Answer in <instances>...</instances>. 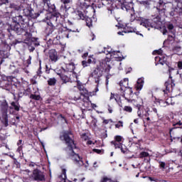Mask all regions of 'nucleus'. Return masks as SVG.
<instances>
[{
	"instance_id": "nucleus-1",
	"label": "nucleus",
	"mask_w": 182,
	"mask_h": 182,
	"mask_svg": "<svg viewBox=\"0 0 182 182\" xmlns=\"http://www.w3.org/2000/svg\"><path fill=\"white\" fill-rule=\"evenodd\" d=\"M61 139L62 140H65L66 142V144L68 145L67 152L70 156H71L72 159L75 161V164H77L78 167L83 166V161L82 160V158H80L79 154H75V151H73V149H76V146L75 145L73 140L69 137V134L63 132V136H61Z\"/></svg>"
},
{
	"instance_id": "nucleus-2",
	"label": "nucleus",
	"mask_w": 182,
	"mask_h": 182,
	"mask_svg": "<svg viewBox=\"0 0 182 182\" xmlns=\"http://www.w3.org/2000/svg\"><path fill=\"white\" fill-rule=\"evenodd\" d=\"M121 90L124 92L123 96L129 102L132 95H133V90L129 87V79L125 78L120 82Z\"/></svg>"
},
{
	"instance_id": "nucleus-3",
	"label": "nucleus",
	"mask_w": 182,
	"mask_h": 182,
	"mask_svg": "<svg viewBox=\"0 0 182 182\" xmlns=\"http://www.w3.org/2000/svg\"><path fill=\"white\" fill-rule=\"evenodd\" d=\"M103 49L104 50H99L98 53H105V55H110L112 58H114L115 59H117V58H120V52H112V48H104Z\"/></svg>"
},
{
	"instance_id": "nucleus-4",
	"label": "nucleus",
	"mask_w": 182,
	"mask_h": 182,
	"mask_svg": "<svg viewBox=\"0 0 182 182\" xmlns=\"http://www.w3.org/2000/svg\"><path fill=\"white\" fill-rule=\"evenodd\" d=\"M139 24L144 28H146L148 31H150V28H153V24H151V21L147 18H141L139 20Z\"/></svg>"
},
{
	"instance_id": "nucleus-5",
	"label": "nucleus",
	"mask_w": 182,
	"mask_h": 182,
	"mask_svg": "<svg viewBox=\"0 0 182 182\" xmlns=\"http://www.w3.org/2000/svg\"><path fill=\"white\" fill-rule=\"evenodd\" d=\"M106 63H101L100 68L95 70L93 75L95 76V77H100V76H102V72H103L105 68H106Z\"/></svg>"
},
{
	"instance_id": "nucleus-6",
	"label": "nucleus",
	"mask_w": 182,
	"mask_h": 182,
	"mask_svg": "<svg viewBox=\"0 0 182 182\" xmlns=\"http://www.w3.org/2000/svg\"><path fill=\"white\" fill-rule=\"evenodd\" d=\"M33 177L35 180H39L40 181L45 180V176H43V173L38 170H35L33 171Z\"/></svg>"
},
{
	"instance_id": "nucleus-7",
	"label": "nucleus",
	"mask_w": 182,
	"mask_h": 182,
	"mask_svg": "<svg viewBox=\"0 0 182 182\" xmlns=\"http://www.w3.org/2000/svg\"><path fill=\"white\" fill-rule=\"evenodd\" d=\"M156 62H159L160 65H164L167 62V56L161 55L155 58Z\"/></svg>"
},
{
	"instance_id": "nucleus-8",
	"label": "nucleus",
	"mask_w": 182,
	"mask_h": 182,
	"mask_svg": "<svg viewBox=\"0 0 182 182\" xmlns=\"http://www.w3.org/2000/svg\"><path fill=\"white\" fill-rule=\"evenodd\" d=\"M136 90H141L143 89V86L144 85V79L139 78L136 82Z\"/></svg>"
},
{
	"instance_id": "nucleus-9",
	"label": "nucleus",
	"mask_w": 182,
	"mask_h": 182,
	"mask_svg": "<svg viewBox=\"0 0 182 182\" xmlns=\"http://www.w3.org/2000/svg\"><path fill=\"white\" fill-rule=\"evenodd\" d=\"M50 59L53 62H56L58 60V53H56V50H50Z\"/></svg>"
},
{
	"instance_id": "nucleus-10",
	"label": "nucleus",
	"mask_w": 182,
	"mask_h": 182,
	"mask_svg": "<svg viewBox=\"0 0 182 182\" xmlns=\"http://www.w3.org/2000/svg\"><path fill=\"white\" fill-rule=\"evenodd\" d=\"M73 15H75L76 19H85V16H83V13H82V11H80V10H75L73 12Z\"/></svg>"
},
{
	"instance_id": "nucleus-11",
	"label": "nucleus",
	"mask_w": 182,
	"mask_h": 182,
	"mask_svg": "<svg viewBox=\"0 0 182 182\" xmlns=\"http://www.w3.org/2000/svg\"><path fill=\"white\" fill-rule=\"evenodd\" d=\"M170 100H172L171 98L167 99L166 102L164 100H161L159 102V105L160 106H161V107H166V106H168V105H174V102H170Z\"/></svg>"
},
{
	"instance_id": "nucleus-12",
	"label": "nucleus",
	"mask_w": 182,
	"mask_h": 182,
	"mask_svg": "<svg viewBox=\"0 0 182 182\" xmlns=\"http://www.w3.org/2000/svg\"><path fill=\"white\" fill-rule=\"evenodd\" d=\"M111 144H112L114 146V149H121L122 153H124V150H123V148H122L123 146V144L122 143L112 141Z\"/></svg>"
},
{
	"instance_id": "nucleus-13",
	"label": "nucleus",
	"mask_w": 182,
	"mask_h": 182,
	"mask_svg": "<svg viewBox=\"0 0 182 182\" xmlns=\"http://www.w3.org/2000/svg\"><path fill=\"white\" fill-rule=\"evenodd\" d=\"M177 73H178V70L173 68L168 67V75L171 79L173 77L171 76H174V75H177Z\"/></svg>"
},
{
	"instance_id": "nucleus-14",
	"label": "nucleus",
	"mask_w": 182,
	"mask_h": 182,
	"mask_svg": "<svg viewBox=\"0 0 182 182\" xmlns=\"http://www.w3.org/2000/svg\"><path fill=\"white\" fill-rule=\"evenodd\" d=\"M165 86H166V90L168 92H171L173 90V87H174V86H176V85L173 84V82H171V83L166 82Z\"/></svg>"
},
{
	"instance_id": "nucleus-15",
	"label": "nucleus",
	"mask_w": 182,
	"mask_h": 182,
	"mask_svg": "<svg viewBox=\"0 0 182 182\" xmlns=\"http://www.w3.org/2000/svg\"><path fill=\"white\" fill-rule=\"evenodd\" d=\"M48 83L49 86H55V85H56V78H49L48 80Z\"/></svg>"
},
{
	"instance_id": "nucleus-16",
	"label": "nucleus",
	"mask_w": 182,
	"mask_h": 182,
	"mask_svg": "<svg viewBox=\"0 0 182 182\" xmlns=\"http://www.w3.org/2000/svg\"><path fill=\"white\" fill-rule=\"evenodd\" d=\"M67 69L68 72H70V73L73 72V70H75V64L72 63L67 65Z\"/></svg>"
},
{
	"instance_id": "nucleus-17",
	"label": "nucleus",
	"mask_w": 182,
	"mask_h": 182,
	"mask_svg": "<svg viewBox=\"0 0 182 182\" xmlns=\"http://www.w3.org/2000/svg\"><path fill=\"white\" fill-rule=\"evenodd\" d=\"M63 82H64V83H68V82H69L70 80V78L68 76H66V75H61L60 76Z\"/></svg>"
},
{
	"instance_id": "nucleus-18",
	"label": "nucleus",
	"mask_w": 182,
	"mask_h": 182,
	"mask_svg": "<svg viewBox=\"0 0 182 182\" xmlns=\"http://www.w3.org/2000/svg\"><path fill=\"white\" fill-rule=\"evenodd\" d=\"M114 139V141H116L117 143H120V141H122V140H123V137L122 136H119V135L115 136Z\"/></svg>"
},
{
	"instance_id": "nucleus-19",
	"label": "nucleus",
	"mask_w": 182,
	"mask_h": 182,
	"mask_svg": "<svg viewBox=\"0 0 182 182\" xmlns=\"http://www.w3.org/2000/svg\"><path fill=\"white\" fill-rule=\"evenodd\" d=\"M124 110V112H128V113H132V112H133V108L130 106H125Z\"/></svg>"
},
{
	"instance_id": "nucleus-20",
	"label": "nucleus",
	"mask_w": 182,
	"mask_h": 182,
	"mask_svg": "<svg viewBox=\"0 0 182 182\" xmlns=\"http://www.w3.org/2000/svg\"><path fill=\"white\" fill-rule=\"evenodd\" d=\"M86 23H87V26H88V28H92V18H87L86 20Z\"/></svg>"
},
{
	"instance_id": "nucleus-21",
	"label": "nucleus",
	"mask_w": 182,
	"mask_h": 182,
	"mask_svg": "<svg viewBox=\"0 0 182 182\" xmlns=\"http://www.w3.org/2000/svg\"><path fill=\"white\" fill-rule=\"evenodd\" d=\"M31 99H33L34 100H41V96L36 95H31L30 96Z\"/></svg>"
},
{
	"instance_id": "nucleus-22",
	"label": "nucleus",
	"mask_w": 182,
	"mask_h": 182,
	"mask_svg": "<svg viewBox=\"0 0 182 182\" xmlns=\"http://www.w3.org/2000/svg\"><path fill=\"white\" fill-rule=\"evenodd\" d=\"M154 55H160V56H163L162 53H163V50L161 49L159 50H156L155 51H154Z\"/></svg>"
},
{
	"instance_id": "nucleus-23",
	"label": "nucleus",
	"mask_w": 182,
	"mask_h": 182,
	"mask_svg": "<svg viewBox=\"0 0 182 182\" xmlns=\"http://www.w3.org/2000/svg\"><path fill=\"white\" fill-rule=\"evenodd\" d=\"M138 117H139L140 119H142L143 117V111L140 109V108L138 109L137 112Z\"/></svg>"
},
{
	"instance_id": "nucleus-24",
	"label": "nucleus",
	"mask_w": 182,
	"mask_h": 182,
	"mask_svg": "<svg viewBox=\"0 0 182 182\" xmlns=\"http://www.w3.org/2000/svg\"><path fill=\"white\" fill-rule=\"evenodd\" d=\"M140 157L143 159V157H149V153L147 152H141L140 154Z\"/></svg>"
},
{
	"instance_id": "nucleus-25",
	"label": "nucleus",
	"mask_w": 182,
	"mask_h": 182,
	"mask_svg": "<svg viewBox=\"0 0 182 182\" xmlns=\"http://www.w3.org/2000/svg\"><path fill=\"white\" fill-rule=\"evenodd\" d=\"M11 105L15 109V110H17V111L19 110V106H18V105H16V103L12 102Z\"/></svg>"
},
{
	"instance_id": "nucleus-26",
	"label": "nucleus",
	"mask_w": 182,
	"mask_h": 182,
	"mask_svg": "<svg viewBox=\"0 0 182 182\" xmlns=\"http://www.w3.org/2000/svg\"><path fill=\"white\" fill-rule=\"evenodd\" d=\"M93 151H95V153H97V154H101V153H103V151L100 149H94Z\"/></svg>"
},
{
	"instance_id": "nucleus-27",
	"label": "nucleus",
	"mask_w": 182,
	"mask_h": 182,
	"mask_svg": "<svg viewBox=\"0 0 182 182\" xmlns=\"http://www.w3.org/2000/svg\"><path fill=\"white\" fill-rule=\"evenodd\" d=\"M81 137H82V139L83 140H85V141H86V140H88V139H89V137L87 136V135H86V134H83Z\"/></svg>"
},
{
	"instance_id": "nucleus-28",
	"label": "nucleus",
	"mask_w": 182,
	"mask_h": 182,
	"mask_svg": "<svg viewBox=\"0 0 182 182\" xmlns=\"http://www.w3.org/2000/svg\"><path fill=\"white\" fill-rule=\"evenodd\" d=\"M4 124L6 127L8 126V117H4Z\"/></svg>"
},
{
	"instance_id": "nucleus-29",
	"label": "nucleus",
	"mask_w": 182,
	"mask_h": 182,
	"mask_svg": "<svg viewBox=\"0 0 182 182\" xmlns=\"http://www.w3.org/2000/svg\"><path fill=\"white\" fill-rule=\"evenodd\" d=\"M89 58L87 63H92V62H93V55H89Z\"/></svg>"
},
{
	"instance_id": "nucleus-30",
	"label": "nucleus",
	"mask_w": 182,
	"mask_h": 182,
	"mask_svg": "<svg viewBox=\"0 0 182 182\" xmlns=\"http://www.w3.org/2000/svg\"><path fill=\"white\" fill-rule=\"evenodd\" d=\"M181 124H182L181 120H179L176 122L175 124H173V126H181Z\"/></svg>"
},
{
	"instance_id": "nucleus-31",
	"label": "nucleus",
	"mask_w": 182,
	"mask_h": 182,
	"mask_svg": "<svg viewBox=\"0 0 182 182\" xmlns=\"http://www.w3.org/2000/svg\"><path fill=\"white\" fill-rule=\"evenodd\" d=\"M174 26H173V24H168V29H169V31H172V29H173Z\"/></svg>"
},
{
	"instance_id": "nucleus-32",
	"label": "nucleus",
	"mask_w": 182,
	"mask_h": 182,
	"mask_svg": "<svg viewBox=\"0 0 182 182\" xmlns=\"http://www.w3.org/2000/svg\"><path fill=\"white\" fill-rule=\"evenodd\" d=\"M160 166H161L162 168H164V167H166V163H164V162H160Z\"/></svg>"
},
{
	"instance_id": "nucleus-33",
	"label": "nucleus",
	"mask_w": 182,
	"mask_h": 182,
	"mask_svg": "<svg viewBox=\"0 0 182 182\" xmlns=\"http://www.w3.org/2000/svg\"><path fill=\"white\" fill-rule=\"evenodd\" d=\"M102 182H112V180H110L107 178H105L103 179V181Z\"/></svg>"
},
{
	"instance_id": "nucleus-34",
	"label": "nucleus",
	"mask_w": 182,
	"mask_h": 182,
	"mask_svg": "<svg viewBox=\"0 0 182 182\" xmlns=\"http://www.w3.org/2000/svg\"><path fill=\"white\" fill-rule=\"evenodd\" d=\"M161 31L163 35H166V33H167V29H166L165 28H162Z\"/></svg>"
},
{
	"instance_id": "nucleus-35",
	"label": "nucleus",
	"mask_w": 182,
	"mask_h": 182,
	"mask_svg": "<svg viewBox=\"0 0 182 182\" xmlns=\"http://www.w3.org/2000/svg\"><path fill=\"white\" fill-rule=\"evenodd\" d=\"M178 68L179 69H182V62L181 61L178 63Z\"/></svg>"
},
{
	"instance_id": "nucleus-36",
	"label": "nucleus",
	"mask_w": 182,
	"mask_h": 182,
	"mask_svg": "<svg viewBox=\"0 0 182 182\" xmlns=\"http://www.w3.org/2000/svg\"><path fill=\"white\" fill-rule=\"evenodd\" d=\"M82 63L83 68H86V66H87V63L86 61H82Z\"/></svg>"
},
{
	"instance_id": "nucleus-37",
	"label": "nucleus",
	"mask_w": 182,
	"mask_h": 182,
	"mask_svg": "<svg viewBox=\"0 0 182 182\" xmlns=\"http://www.w3.org/2000/svg\"><path fill=\"white\" fill-rule=\"evenodd\" d=\"M87 56H89V53H84V55H82V58L85 59V58H87Z\"/></svg>"
},
{
	"instance_id": "nucleus-38",
	"label": "nucleus",
	"mask_w": 182,
	"mask_h": 182,
	"mask_svg": "<svg viewBox=\"0 0 182 182\" xmlns=\"http://www.w3.org/2000/svg\"><path fill=\"white\" fill-rule=\"evenodd\" d=\"M63 4H69L70 2V0H61Z\"/></svg>"
},
{
	"instance_id": "nucleus-39",
	"label": "nucleus",
	"mask_w": 182,
	"mask_h": 182,
	"mask_svg": "<svg viewBox=\"0 0 182 182\" xmlns=\"http://www.w3.org/2000/svg\"><path fill=\"white\" fill-rule=\"evenodd\" d=\"M168 99H171L172 100H169V103H171V102H174V105H176V101L174 100V98L170 97V98H168Z\"/></svg>"
},
{
	"instance_id": "nucleus-40",
	"label": "nucleus",
	"mask_w": 182,
	"mask_h": 182,
	"mask_svg": "<svg viewBox=\"0 0 182 182\" xmlns=\"http://www.w3.org/2000/svg\"><path fill=\"white\" fill-rule=\"evenodd\" d=\"M90 105H91V106H92V107L93 109H95V107H97V105H96V104H92V103H90Z\"/></svg>"
},
{
	"instance_id": "nucleus-41",
	"label": "nucleus",
	"mask_w": 182,
	"mask_h": 182,
	"mask_svg": "<svg viewBox=\"0 0 182 182\" xmlns=\"http://www.w3.org/2000/svg\"><path fill=\"white\" fill-rule=\"evenodd\" d=\"M93 167H99V166L97 165V162H94Z\"/></svg>"
},
{
	"instance_id": "nucleus-42",
	"label": "nucleus",
	"mask_w": 182,
	"mask_h": 182,
	"mask_svg": "<svg viewBox=\"0 0 182 182\" xmlns=\"http://www.w3.org/2000/svg\"><path fill=\"white\" fill-rule=\"evenodd\" d=\"M134 123H135L136 124H137V123H139V121L137 119L134 120Z\"/></svg>"
},
{
	"instance_id": "nucleus-43",
	"label": "nucleus",
	"mask_w": 182,
	"mask_h": 182,
	"mask_svg": "<svg viewBox=\"0 0 182 182\" xmlns=\"http://www.w3.org/2000/svg\"><path fill=\"white\" fill-rule=\"evenodd\" d=\"M103 123H105V124H107V123H109V121L105 119L104 120Z\"/></svg>"
},
{
	"instance_id": "nucleus-44",
	"label": "nucleus",
	"mask_w": 182,
	"mask_h": 182,
	"mask_svg": "<svg viewBox=\"0 0 182 182\" xmlns=\"http://www.w3.org/2000/svg\"><path fill=\"white\" fill-rule=\"evenodd\" d=\"M115 127H117V129H119V127H120V125H119L118 124H117L115 125Z\"/></svg>"
},
{
	"instance_id": "nucleus-45",
	"label": "nucleus",
	"mask_w": 182,
	"mask_h": 182,
	"mask_svg": "<svg viewBox=\"0 0 182 182\" xmlns=\"http://www.w3.org/2000/svg\"><path fill=\"white\" fill-rule=\"evenodd\" d=\"M87 144H92V141H87Z\"/></svg>"
},
{
	"instance_id": "nucleus-46",
	"label": "nucleus",
	"mask_w": 182,
	"mask_h": 182,
	"mask_svg": "<svg viewBox=\"0 0 182 182\" xmlns=\"http://www.w3.org/2000/svg\"><path fill=\"white\" fill-rule=\"evenodd\" d=\"M84 105H85V107H88L87 102L84 103Z\"/></svg>"
},
{
	"instance_id": "nucleus-47",
	"label": "nucleus",
	"mask_w": 182,
	"mask_h": 182,
	"mask_svg": "<svg viewBox=\"0 0 182 182\" xmlns=\"http://www.w3.org/2000/svg\"><path fill=\"white\" fill-rule=\"evenodd\" d=\"M108 110H109V113H112V111L111 109H109Z\"/></svg>"
},
{
	"instance_id": "nucleus-48",
	"label": "nucleus",
	"mask_w": 182,
	"mask_h": 182,
	"mask_svg": "<svg viewBox=\"0 0 182 182\" xmlns=\"http://www.w3.org/2000/svg\"><path fill=\"white\" fill-rule=\"evenodd\" d=\"M106 85H109V80H106Z\"/></svg>"
},
{
	"instance_id": "nucleus-49",
	"label": "nucleus",
	"mask_w": 182,
	"mask_h": 182,
	"mask_svg": "<svg viewBox=\"0 0 182 182\" xmlns=\"http://www.w3.org/2000/svg\"><path fill=\"white\" fill-rule=\"evenodd\" d=\"M77 85L80 86V81H77Z\"/></svg>"
},
{
	"instance_id": "nucleus-50",
	"label": "nucleus",
	"mask_w": 182,
	"mask_h": 182,
	"mask_svg": "<svg viewBox=\"0 0 182 182\" xmlns=\"http://www.w3.org/2000/svg\"><path fill=\"white\" fill-rule=\"evenodd\" d=\"M119 123H121V127H123V122H119Z\"/></svg>"
},
{
	"instance_id": "nucleus-51",
	"label": "nucleus",
	"mask_w": 182,
	"mask_h": 182,
	"mask_svg": "<svg viewBox=\"0 0 182 182\" xmlns=\"http://www.w3.org/2000/svg\"><path fill=\"white\" fill-rule=\"evenodd\" d=\"M64 177H66V171H64Z\"/></svg>"
},
{
	"instance_id": "nucleus-52",
	"label": "nucleus",
	"mask_w": 182,
	"mask_h": 182,
	"mask_svg": "<svg viewBox=\"0 0 182 182\" xmlns=\"http://www.w3.org/2000/svg\"><path fill=\"white\" fill-rule=\"evenodd\" d=\"M111 157H113V152H111Z\"/></svg>"
},
{
	"instance_id": "nucleus-53",
	"label": "nucleus",
	"mask_w": 182,
	"mask_h": 182,
	"mask_svg": "<svg viewBox=\"0 0 182 182\" xmlns=\"http://www.w3.org/2000/svg\"><path fill=\"white\" fill-rule=\"evenodd\" d=\"M154 111L156 112V113H157V109H154Z\"/></svg>"
},
{
	"instance_id": "nucleus-54",
	"label": "nucleus",
	"mask_w": 182,
	"mask_h": 182,
	"mask_svg": "<svg viewBox=\"0 0 182 182\" xmlns=\"http://www.w3.org/2000/svg\"><path fill=\"white\" fill-rule=\"evenodd\" d=\"M146 120H150V117H147V118H146Z\"/></svg>"
},
{
	"instance_id": "nucleus-55",
	"label": "nucleus",
	"mask_w": 182,
	"mask_h": 182,
	"mask_svg": "<svg viewBox=\"0 0 182 182\" xmlns=\"http://www.w3.org/2000/svg\"><path fill=\"white\" fill-rule=\"evenodd\" d=\"M118 34H119V35H122V33H121V32H119Z\"/></svg>"
},
{
	"instance_id": "nucleus-56",
	"label": "nucleus",
	"mask_w": 182,
	"mask_h": 182,
	"mask_svg": "<svg viewBox=\"0 0 182 182\" xmlns=\"http://www.w3.org/2000/svg\"><path fill=\"white\" fill-rule=\"evenodd\" d=\"M43 149H45V146L43 144Z\"/></svg>"
},
{
	"instance_id": "nucleus-57",
	"label": "nucleus",
	"mask_w": 182,
	"mask_h": 182,
	"mask_svg": "<svg viewBox=\"0 0 182 182\" xmlns=\"http://www.w3.org/2000/svg\"><path fill=\"white\" fill-rule=\"evenodd\" d=\"M16 119H19V117H16Z\"/></svg>"
},
{
	"instance_id": "nucleus-58",
	"label": "nucleus",
	"mask_w": 182,
	"mask_h": 182,
	"mask_svg": "<svg viewBox=\"0 0 182 182\" xmlns=\"http://www.w3.org/2000/svg\"><path fill=\"white\" fill-rule=\"evenodd\" d=\"M141 36H143V34H139Z\"/></svg>"
},
{
	"instance_id": "nucleus-59",
	"label": "nucleus",
	"mask_w": 182,
	"mask_h": 182,
	"mask_svg": "<svg viewBox=\"0 0 182 182\" xmlns=\"http://www.w3.org/2000/svg\"><path fill=\"white\" fill-rule=\"evenodd\" d=\"M111 99H113V97H112V96L111 97Z\"/></svg>"
},
{
	"instance_id": "nucleus-60",
	"label": "nucleus",
	"mask_w": 182,
	"mask_h": 182,
	"mask_svg": "<svg viewBox=\"0 0 182 182\" xmlns=\"http://www.w3.org/2000/svg\"><path fill=\"white\" fill-rule=\"evenodd\" d=\"M136 177H139V175H136Z\"/></svg>"
},
{
	"instance_id": "nucleus-61",
	"label": "nucleus",
	"mask_w": 182,
	"mask_h": 182,
	"mask_svg": "<svg viewBox=\"0 0 182 182\" xmlns=\"http://www.w3.org/2000/svg\"><path fill=\"white\" fill-rule=\"evenodd\" d=\"M20 143H22V141H20Z\"/></svg>"
},
{
	"instance_id": "nucleus-62",
	"label": "nucleus",
	"mask_w": 182,
	"mask_h": 182,
	"mask_svg": "<svg viewBox=\"0 0 182 182\" xmlns=\"http://www.w3.org/2000/svg\"><path fill=\"white\" fill-rule=\"evenodd\" d=\"M67 38H69V36H67Z\"/></svg>"
},
{
	"instance_id": "nucleus-63",
	"label": "nucleus",
	"mask_w": 182,
	"mask_h": 182,
	"mask_svg": "<svg viewBox=\"0 0 182 182\" xmlns=\"http://www.w3.org/2000/svg\"><path fill=\"white\" fill-rule=\"evenodd\" d=\"M149 179H151V178H149Z\"/></svg>"
},
{
	"instance_id": "nucleus-64",
	"label": "nucleus",
	"mask_w": 182,
	"mask_h": 182,
	"mask_svg": "<svg viewBox=\"0 0 182 182\" xmlns=\"http://www.w3.org/2000/svg\"><path fill=\"white\" fill-rule=\"evenodd\" d=\"M58 75H60V73H58Z\"/></svg>"
}]
</instances>
